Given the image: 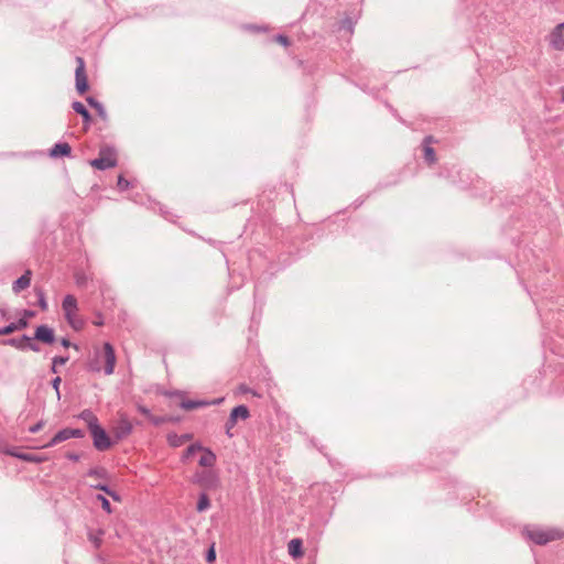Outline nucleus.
<instances>
[{
  "label": "nucleus",
  "mask_w": 564,
  "mask_h": 564,
  "mask_svg": "<svg viewBox=\"0 0 564 564\" xmlns=\"http://www.w3.org/2000/svg\"><path fill=\"white\" fill-rule=\"evenodd\" d=\"M116 354L113 346L110 343H105L102 350H96L91 359L87 361L86 368L90 372H100L104 370L105 375L110 376L115 371Z\"/></svg>",
  "instance_id": "nucleus-1"
},
{
  "label": "nucleus",
  "mask_w": 564,
  "mask_h": 564,
  "mask_svg": "<svg viewBox=\"0 0 564 564\" xmlns=\"http://www.w3.org/2000/svg\"><path fill=\"white\" fill-rule=\"evenodd\" d=\"M159 394H162L169 399H176L177 405L186 411H192L195 409L206 408L209 405L220 404L223 402V398L215 399V400H188L186 398V392L182 390H164L159 389L156 391Z\"/></svg>",
  "instance_id": "nucleus-2"
},
{
  "label": "nucleus",
  "mask_w": 564,
  "mask_h": 564,
  "mask_svg": "<svg viewBox=\"0 0 564 564\" xmlns=\"http://www.w3.org/2000/svg\"><path fill=\"white\" fill-rule=\"evenodd\" d=\"M62 310L66 322L75 332H80L85 327L86 322L78 315V303L74 295H65L62 302Z\"/></svg>",
  "instance_id": "nucleus-3"
},
{
  "label": "nucleus",
  "mask_w": 564,
  "mask_h": 564,
  "mask_svg": "<svg viewBox=\"0 0 564 564\" xmlns=\"http://www.w3.org/2000/svg\"><path fill=\"white\" fill-rule=\"evenodd\" d=\"M523 534L527 539L538 545H545L549 542L555 541L564 536V533L556 529H544L541 527H527L523 530Z\"/></svg>",
  "instance_id": "nucleus-4"
},
{
  "label": "nucleus",
  "mask_w": 564,
  "mask_h": 564,
  "mask_svg": "<svg viewBox=\"0 0 564 564\" xmlns=\"http://www.w3.org/2000/svg\"><path fill=\"white\" fill-rule=\"evenodd\" d=\"M90 166L105 171L118 165V153L115 147L105 144L100 147L98 158L89 161Z\"/></svg>",
  "instance_id": "nucleus-5"
},
{
  "label": "nucleus",
  "mask_w": 564,
  "mask_h": 564,
  "mask_svg": "<svg viewBox=\"0 0 564 564\" xmlns=\"http://www.w3.org/2000/svg\"><path fill=\"white\" fill-rule=\"evenodd\" d=\"M192 482L199 486L205 491L216 490L220 487V478L214 468L196 470L192 477Z\"/></svg>",
  "instance_id": "nucleus-6"
},
{
  "label": "nucleus",
  "mask_w": 564,
  "mask_h": 564,
  "mask_svg": "<svg viewBox=\"0 0 564 564\" xmlns=\"http://www.w3.org/2000/svg\"><path fill=\"white\" fill-rule=\"evenodd\" d=\"M75 62L77 64L75 69V87L79 95H84L89 90L88 77L86 74V63L82 56H76Z\"/></svg>",
  "instance_id": "nucleus-7"
},
{
  "label": "nucleus",
  "mask_w": 564,
  "mask_h": 564,
  "mask_svg": "<svg viewBox=\"0 0 564 564\" xmlns=\"http://www.w3.org/2000/svg\"><path fill=\"white\" fill-rule=\"evenodd\" d=\"M3 346H11L14 347L18 350L25 351V350H32L34 352H39L41 350V347L39 344L33 341V338L29 335H22L19 338H8L0 341Z\"/></svg>",
  "instance_id": "nucleus-8"
},
{
  "label": "nucleus",
  "mask_w": 564,
  "mask_h": 564,
  "mask_svg": "<svg viewBox=\"0 0 564 564\" xmlns=\"http://www.w3.org/2000/svg\"><path fill=\"white\" fill-rule=\"evenodd\" d=\"M90 435L93 437L94 447L99 452L108 451L112 446V442L106 432V430L100 425H94L91 430H89Z\"/></svg>",
  "instance_id": "nucleus-9"
},
{
  "label": "nucleus",
  "mask_w": 564,
  "mask_h": 564,
  "mask_svg": "<svg viewBox=\"0 0 564 564\" xmlns=\"http://www.w3.org/2000/svg\"><path fill=\"white\" fill-rule=\"evenodd\" d=\"M32 338L46 345H53L56 341L54 329L46 324L39 325Z\"/></svg>",
  "instance_id": "nucleus-10"
},
{
  "label": "nucleus",
  "mask_w": 564,
  "mask_h": 564,
  "mask_svg": "<svg viewBox=\"0 0 564 564\" xmlns=\"http://www.w3.org/2000/svg\"><path fill=\"white\" fill-rule=\"evenodd\" d=\"M132 431L133 426L131 422L128 420L126 415H121L116 426L113 427V435L119 441L129 436L132 433Z\"/></svg>",
  "instance_id": "nucleus-11"
},
{
  "label": "nucleus",
  "mask_w": 564,
  "mask_h": 564,
  "mask_svg": "<svg viewBox=\"0 0 564 564\" xmlns=\"http://www.w3.org/2000/svg\"><path fill=\"white\" fill-rule=\"evenodd\" d=\"M564 21L557 24L550 34V45L556 51L564 50Z\"/></svg>",
  "instance_id": "nucleus-12"
},
{
  "label": "nucleus",
  "mask_w": 564,
  "mask_h": 564,
  "mask_svg": "<svg viewBox=\"0 0 564 564\" xmlns=\"http://www.w3.org/2000/svg\"><path fill=\"white\" fill-rule=\"evenodd\" d=\"M249 417H250V411H249L248 406L245 404H240V405L235 406L230 411V414L226 422L229 423V427H230V426H235L237 424L238 420L245 421Z\"/></svg>",
  "instance_id": "nucleus-13"
},
{
  "label": "nucleus",
  "mask_w": 564,
  "mask_h": 564,
  "mask_svg": "<svg viewBox=\"0 0 564 564\" xmlns=\"http://www.w3.org/2000/svg\"><path fill=\"white\" fill-rule=\"evenodd\" d=\"M33 272L26 269L24 273L12 283V292L14 294L21 293L23 290L31 285Z\"/></svg>",
  "instance_id": "nucleus-14"
},
{
  "label": "nucleus",
  "mask_w": 564,
  "mask_h": 564,
  "mask_svg": "<svg viewBox=\"0 0 564 564\" xmlns=\"http://www.w3.org/2000/svg\"><path fill=\"white\" fill-rule=\"evenodd\" d=\"M72 108L76 113H78L82 117L84 129L87 130L93 122V117L88 109L80 101H74L72 104Z\"/></svg>",
  "instance_id": "nucleus-15"
},
{
  "label": "nucleus",
  "mask_w": 564,
  "mask_h": 564,
  "mask_svg": "<svg viewBox=\"0 0 564 564\" xmlns=\"http://www.w3.org/2000/svg\"><path fill=\"white\" fill-rule=\"evenodd\" d=\"M72 147L67 142H57L50 149V156L53 159L70 156Z\"/></svg>",
  "instance_id": "nucleus-16"
},
{
  "label": "nucleus",
  "mask_w": 564,
  "mask_h": 564,
  "mask_svg": "<svg viewBox=\"0 0 564 564\" xmlns=\"http://www.w3.org/2000/svg\"><path fill=\"white\" fill-rule=\"evenodd\" d=\"M433 142V137L427 135L423 139L422 147H423V156L426 163L433 164L436 162V153L435 150L431 147V143Z\"/></svg>",
  "instance_id": "nucleus-17"
},
{
  "label": "nucleus",
  "mask_w": 564,
  "mask_h": 564,
  "mask_svg": "<svg viewBox=\"0 0 564 564\" xmlns=\"http://www.w3.org/2000/svg\"><path fill=\"white\" fill-rule=\"evenodd\" d=\"M202 456L198 460L199 466L205 468H213L216 464L217 456L216 454L208 447H204V449H200Z\"/></svg>",
  "instance_id": "nucleus-18"
},
{
  "label": "nucleus",
  "mask_w": 564,
  "mask_h": 564,
  "mask_svg": "<svg viewBox=\"0 0 564 564\" xmlns=\"http://www.w3.org/2000/svg\"><path fill=\"white\" fill-rule=\"evenodd\" d=\"M29 326V323L24 319H18L12 322L3 327H0V336H7L14 332L25 329Z\"/></svg>",
  "instance_id": "nucleus-19"
},
{
  "label": "nucleus",
  "mask_w": 564,
  "mask_h": 564,
  "mask_svg": "<svg viewBox=\"0 0 564 564\" xmlns=\"http://www.w3.org/2000/svg\"><path fill=\"white\" fill-rule=\"evenodd\" d=\"M70 438L69 427L62 429L58 431L45 445L41 446L42 448L53 447L62 442H65Z\"/></svg>",
  "instance_id": "nucleus-20"
},
{
  "label": "nucleus",
  "mask_w": 564,
  "mask_h": 564,
  "mask_svg": "<svg viewBox=\"0 0 564 564\" xmlns=\"http://www.w3.org/2000/svg\"><path fill=\"white\" fill-rule=\"evenodd\" d=\"M289 554L293 558L301 557L303 555V543L301 539H292L288 544Z\"/></svg>",
  "instance_id": "nucleus-21"
},
{
  "label": "nucleus",
  "mask_w": 564,
  "mask_h": 564,
  "mask_svg": "<svg viewBox=\"0 0 564 564\" xmlns=\"http://www.w3.org/2000/svg\"><path fill=\"white\" fill-rule=\"evenodd\" d=\"M78 419H80L87 423L88 430H91L94 425L99 424L98 417L89 409L83 410L78 414Z\"/></svg>",
  "instance_id": "nucleus-22"
},
{
  "label": "nucleus",
  "mask_w": 564,
  "mask_h": 564,
  "mask_svg": "<svg viewBox=\"0 0 564 564\" xmlns=\"http://www.w3.org/2000/svg\"><path fill=\"white\" fill-rule=\"evenodd\" d=\"M193 437L192 434H182L178 435L176 433H171L167 435L169 444L172 447H178L184 444V442L189 441Z\"/></svg>",
  "instance_id": "nucleus-23"
},
{
  "label": "nucleus",
  "mask_w": 564,
  "mask_h": 564,
  "mask_svg": "<svg viewBox=\"0 0 564 564\" xmlns=\"http://www.w3.org/2000/svg\"><path fill=\"white\" fill-rule=\"evenodd\" d=\"M90 487L96 490L105 492L106 495L110 496L115 501H121L120 495L116 490L111 489L107 484L98 482L95 485H90Z\"/></svg>",
  "instance_id": "nucleus-24"
},
{
  "label": "nucleus",
  "mask_w": 564,
  "mask_h": 564,
  "mask_svg": "<svg viewBox=\"0 0 564 564\" xmlns=\"http://www.w3.org/2000/svg\"><path fill=\"white\" fill-rule=\"evenodd\" d=\"M104 534H105V531L102 529H98L96 532H94V531L88 532V540H89V542H91V544L94 545V547L96 550L100 549V546L102 544Z\"/></svg>",
  "instance_id": "nucleus-25"
},
{
  "label": "nucleus",
  "mask_w": 564,
  "mask_h": 564,
  "mask_svg": "<svg viewBox=\"0 0 564 564\" xmlns=\"http://www.w3.org/2000/svg\"><path fill=\"white\" fill-rule=\"evenodd\" d=\"M200 449H204V446L199 443H193L191 444L183 453L181 460L184 463L188 460L192 456H194L197 452Z\"/></svg>",
  "instance_id": "nucleus-26"
},
{
  "label": "nucleus",
  "mask_w": 564,
  "mask_h": 564,
  "mask_svg": "<svg viewBox=\"0 0 564 564\" xmlns=\"http://www.w3.org/2000/svg\"><path fill=\"white\" fill-rule=\"evenodd\" d=\"M86 475L87 477H96L99 479H108L109 477L108 470L105 467L100 466L88 469Z\"/></svg>",
  "instance_id": "nucleus-27"
},
{
  "label": "nucleus",
  "mask_w": 564,
  "mask_h": 564,
  "mask_svg": "<svg viewBox=\"0 0 564 564\" xmlns=\"http://www.w3.org/2000/svg\"><path fill=\"white\" fill-rule=\"evenodd\" d=\"M210 507V499L208 495L204 491L199 494L198 501L196 505V510L198 512H204Z\"/></svg>",
  "instance_id": "nucleus-28"
},
{
  "label": "nucleus",
  "mask_w": 564,
  "mask_h": 564,
  "mask_svg": "<svg viewBox=\"0 0 564 564\" xmlns=\"http://www.w3.org/2000/svg\"><path fill=\"white\" fill-rule=\"evenodd\" d=\"M34 293L37 296V305L42 311H47L48 305L46 301L45 292L42 288H35Z\"/></svg>",
  "instance_id": "nucleus-29"
},
{
  "label": "nucleus",
  "mask_w": 564,
  "mask_h": 564,
  "mask_svg": "<svg viewBox=\"0 0 564 564\" xmlns=\"http://www.w3.org/2000/svg\"><path fill=\"white\" fill-rule=\"evenodd\" d=\"M19 459L28 463H43L46 460V457L44 455H37V454H31V453H24L23 455L19 456Z\"/></svg>",
  "instance_id": "nucleus-30"
},
{
  "label": "nucleus",
  "mask_w": 564,
  "mask_h": 564,
  "mask_svg": "<svg viewBox=\"0 0 564 564\" xmlns=\"http://www.w3.org/2000/svg\"><path fill=\"white\" fill-rule=\"evenodd\" d=\"M68 359H69L68 356H55V357H53L50 371L52 373H57L58 372V370H57L58 366L65 365L68 361Z\"/></svg>",
  "instance_id": "nucleus-31"
},
{
  "label": "nucleus",
  "mask_w": 564,
  "mask_h": 564,
  "mask_svg": "<svg viewBox=\"0 0 564 564\" xmlns=\"http://www.w3.org/2000/svg\"><path fill=\"white\" fill-rule=\"evenodd\" d=\"M96 500L100 502L102 510H105L108 514L112 513L111 505L105 496L99 494L96 496Z\"/></svg>",
  "instance_id": "nucleus-32"
},
{
  "label": "nucleus",
  "mask_w": 564,
  "mask_h": 564,
  "mask_svg": "<svg viewBox=\"0 0 564 564\" xmlns=\"http://www.w3.org/2000/svg\"><path fill=\"white\" fill-rule=\"evenodd\" d=\"M130 185V182L122 174L118 176L117 187L120 192L128 191Z\"/></svg>",
  "instance_id": "nucleus-33"
},
{
  "label": "nucleus",
  "mask_w": 564,
  "mask_h": 564,
  "mask_svg": "<svg viewBox=\"0 0 564 564\" xmlns=\"http://www.w3.org/2000/svg\"><path fill=\"white\" fill-rule=\"evenodd\" d=\"M75 283L79 288H84L87 284L88 278L84 272H76L74 274Z\"/></svg>",
  "instance_id": "nucleus-34"
},
{
  "label": "nucleus",
  "mask_w": 564,
  "mask_h": 564,
  "mask_svg": "<svg viewBox=\"0 0 564 564\" xmlns=\"http://www.w3.org/2000/svg\"><path fill=\"white\" fill-rule=\"evenodd\" d=\"M170 419H166V415H151L150 417V422L154 425V426H160V425H163L165 423H167Z\"/></svg>",
  "instance_id": "nucleus-35"
},
{
  "label": "nucleus",
  "mask_w": 564,
  "mask_h": 564,
  "mask_svg": "<svg viewBox=\"0 0 564 564\" xmlns=\"http://www.w3.org/2000/svg\"><path fill=\"white\" fill-rule=\"evenodd\" d=\"M18 314L20 316L19 319H24L28 323L30 318H33L36 315L35 311L28 308L21 310Z\"/></svg>",
  "instance_id": "nucleus-36"
},
{
  "label": "nucleus",
  "mask_w": 564,
  "mask_h": 564,
  "mask_svg": "<svg viewBox=\"0 0 564 564\" xmlns=\"http://www.w3.org/2000/svg\"><path fill=\"white\" fill-rule=\"evenodd\" d=\"M340 29L348 31L349 33H352L354 30V22L350 18L343 19L340 21Z\"/></svg>",
  "instance_id": "nucleus-37"
},
{
  "label": "nucleus",
  "mask_w": 564,
  "mask_h": 564,
  "mask_svg": "<svg viewBox=\"0 0 564 564\" xmlns=\"http://www.w3.org/2000/svg\"><path fill=\"white\" fill-rule=\"evenodd\" d=\"M61 382H62V379H61V377H58V376H57V377H55V378H53V379H52V381H51V386H52V388H53V389L55 390V392H56V398H57V400H61V391H59Z\"/></svg>",
  "instance_id": "nucleus-38"
},
{
  "label": "nucleus",
  "mask_w": 564,
  "mask_h": 564,
  "mask_svg": "<svg viewBox=\"0 0 564 564\" xmlns=\"http://www.w3.org/2000/svg\"><path fill=\"white\" fill-rule=\"evenodd\" d=\"M238 390L240 393L242 394H247V393H251L253 397H258V398H261V394L258 393L257 391L252 390L251 388H249L247 384L245 383H241L239 387H238Z\"/></svg>",
  "instance_id": "nucleus-39"
},
{
  "label": "nucleus",
  "mask_w": 564,
  "mask_h": 564,
  "mask_svg": "<svg viewBox=\"0 0 564 564\" xmlns=\"http://www.w3.org/2000/svg\"><path fill=\"white\" fill-rule=\"evenodd\" d=\"M0 452H2L6 455L12 456V457H17V458H19L20 455L24 454V453H21V452L17 451L15 447L0 448Z\"/></svg>",
  "instance_id": "nucleus-40"
},
{
  "label": "nucleus",
  "mask_w": 564,
  "mask_h": 564,
  "mask_svg": "<svg viewBox=\"0 0 564 564\" xmlns=\"http://www.w3.org/2000/svg\"><path fill=\"white\" fill-rule=\"evenodd\" d=\"M274 41L283 45L284 47H289L291 45L290 39L284 34H276L274 36Z\"/></svg>",
  "instance_id": "nucleus-41"
},
{
  "label": "nucleus",
  "mask_w": 564,
  "mask_h": 564,
  "mask_svg": "<svg viewBox=\"0 0 564 564\" xmlns=\"http://www.w3.org/2000/svg\"><path fill=\"white\" fill-rule=\"evenodd\" d=\"M95 110H96V112H97L98 117H99L102 121H105V122H107V121H108V115H107L106 109H105V107H104V105H102V104H99V105L95 108Z\"/></svg>",
  "instance_id": "nucleus-42"
},
{
  "label": "nucleus",
  "mask_w": 564,
  "mask_h": 564,
  "mask_svg": "<svg viewBox=\"0 0 564 564\" xmlns=\"http://www.w3.org/2000/svg\"><path fill=\"white\" fill-rule=\"evenodd\" d=\"M69 435L70 438H83L85 436V431L82 429H72L69 427Z\"/></svg>",
  "instance_id": "nucleus-43"
},
{
  "label": "nucleus",
  "mask_w": 564,
  "mask_h": 564,
  "mask_svg": "<svg viewBox=\"0 0 564 564\" xmlns=\"http://www.w3.org/2000/svg\"><path fill=\"white\" fill-rule=\"evenodd\" d=\"M137 410L139 413H141L142 415H144L148 420H150L152 413L150 411V409H148L147 406L142 405V404H137Z\"/></svg>",
  "instance_id": "nucleus-44"
},
{
  "label": "nucleus",
  "mask_w": 564,
  "mask_h": 564,
  "mask_svg": "<svg viewBox=\"0 0 564 564\" xmlns=\"http://www.w3.org/2000/svg\"><path fill=\"white\" fill-rule=\"evenodd\" d=\"M44 424V421H39L36 424L29 427V432L35 434L43 429Z\"/></svg>",
  "instance_id": "nucleus-45"
},
{
  "label": "nucleus",
  "mask_w": 564,
  "mask_h": 564,
  "mask_svg": "<svg viewBox=\"0 0 564 564\" xmlns=\"http://www.w3.org/2000/svg\"><path fill=\"white\" fill-rule=\"evenodd\" d=\"M61 345H62L63 347H65V348L73 347V348H74V349H76V350H78V349H79V347H78V345H77V344H73V343H70V340H69L68 338H65V337H63V338L61 339Z\"/></svg>",
  "instance_id": "nucleus-46"
},
{
  "label": "nucleus",
  "mask_w": 564,
  "mask_h": 564,
  "mask_svg": "<svg viewBox=\"0 0 564 564\" xmlns=\"http://www.w3.org/2000/svg\"><path fill=\"white\" fill-rule=\"evenodd\" d=\"M215 560H216V552H215L214 547L212 546V547L207 551V553H206V561H207L208 563H212V562H214Z\"/></svg>",
  "instance_id": "nucleus-47"
},
{
  "label": "nucleus",
  "mask_w": 564,
  "mask_h": 564,
  "mask_svg": "<svg viewBox=\"0 0 564 564\" xmlns=\"http://www.w3.org/2000/svg\"><path fill=\"white\" fill-rule=\"evenodd\" d=\"M93 324L95 326H102L105 324L104 316L101 313H97L95 316V319L93 321Z\"/></svg>",
  "instance_id": "nucleus-48"
},
{
  "label": "nucleus",
  "mask_w": 564,
  "mask_h": 564,
  "mask_svg": "<svg viewBox=\"0 0 564 564\" xmlns=\"http://www.w3.org/2000/svg\"><path fill=\"white\" fill-rule=\"evenodd\" d=\"M65 457L72 462H78L80 459V455L74 452L66 453Z\"/></svg>",
  "instance_id": "nucleus-49"
},
{
  "label": "nucleus",
  "mask_w": 564,
  "mask_h": 564,
  "mask_svg": "<svg viewBox=\"0 0 564 564\" xmlns=\"http://www.w3.org/2000/svg\"><path fill=\"white\" fill-rule=\"evenodd\" d=\"M86 101L87 104L91 107V108H96L99 104H101L100 101H98L96 98L91 97V96H88L86 98Z\"/></svg>",
  "instance_id": "nucleus-50"
},
{
  "label": "nucleus",
  "mask_w": 564,
  "mask_h": 564,
  "mask_svg": "<svg viewBox=\"0 0 564 564\" xmlns=\"http://www.w3.org/2000/svg\"><path fill=\"white\" fill-rule=\"evenodd\" d=\"M249 29L254 32H267L268 31V28L264 25H250Z\"/></svg>",
  "instance_id": "nucleus-51"
},
{
  "label": "nucleus",
  "mask_w": 564,
  "mask_h": 564,
  "mask_svg": "<svg viewBox=\"0 0 564 564\" xmlns=\"http://www.w3.org/2000/svg\"><path fill=\"white\" fill-rule=\"evenodd\" d=\"M234 427H235V426H230V427H229V423H228V422H226V423H225V433H226V435H227L229 438L234 437V433L231 432Z\"/></svg>",
  "instance_id": "nucleus-52"
},
{
  "label": "nucleus",
  "mask_w": 564,
  "mask_h": 564,
  "mask_svg": "<svg viewBox=\"0 0 564 564\" xmlns=\"http://www.w3.org/2000/svg\"><path fill=\"white\" fill-rule=\"evenodd\" d=\"M166 419H170V420L167 421V423H178V422H180V420H181V419H180V417H177V416H171V415H166Z\"/></svg>",
  "instance_id": "nucleus-53"
},
{
  "label": "nucleus",
  "mask_w": 564,
  "mask_h": 564,
  "mask_svg": "<svg viewBox=\"0 0 564 564\" xmlns=\"http://www.w3.org/2000/svg\"><path fill=\"white\" fill-rule=\"evenodd\" d=\"M561 100L564 102V87L561 88Z\"/></svg>",
  "instance_id": "nucleus-54"
},
{
  "label": "nucleus",
  "mask_w": 564,
  "mask_h": 564,
  "mask_svg": "<svg viewBox=\"0 0 564 564\" xmlns=\"http://www.w3.org/2000/svg\"><path fill=\"white\" fill-rule=\"evenodd\" d=\"M1 316H2V318H7V311L6 310L1 311Z\"/></svg>",
  "instance_id": "nucleus-55"
}]
</instances>
